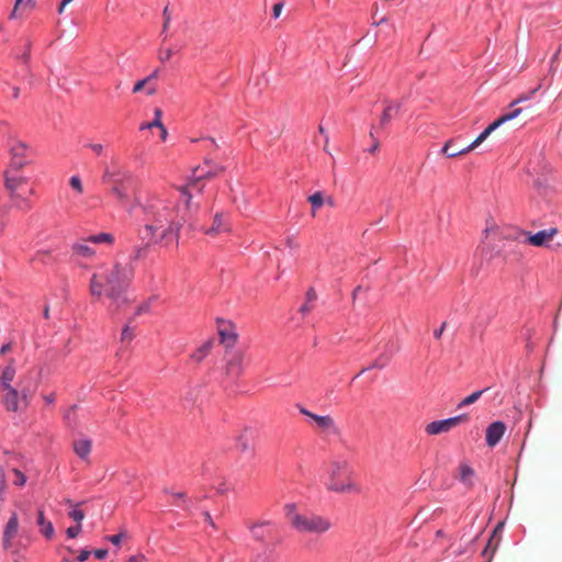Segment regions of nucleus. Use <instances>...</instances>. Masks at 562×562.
<instances>
[{
	"label": "nucleus",
	"mask_w": 562,
	"mask_h": 562,
	"mask_svg": "<svg viewBox=\"0 0 562 562\" xmlns=\"http://www.w3.org/2000/svg\"><path fill=\"white\" fill-rule=\"evenodd\" d=\"M148 245L146 244L145 247H138V248L135 249L134 257H133L134 260H137V259H139V258H142V257H144L146 255V247Z\"/></svg>",
	"instance_id": "nucleus-50"
},
{
	"label": "nucleus",
	"mask_w": 562,
	"mask_h": 562,
	"mask_svg": "<svg viewBox=\"0 0 562 562\" xmlns=\"http://www.w3.org/2000/svg\"><path fill=\"white\" fill-rule=\"evenodd\" d=\"M37 524L41 527V533L47 538L50 539L54 535V527L53 524L45 519L44 513L42 510L37 514Z\"/></svg>",
	"instance_id": "nucleus-27"
},
{
	"label": "nucleus",
	"mask_w": 562,
	"mask_h": 562,
	"mask_svg": "<svg viewBox=\"0 0 562 562\" xmlns=\"http://www.w3.org/2000/svg\"><path fill=\"white\" fill-rule=\"evenodd\" d=\"M19 529V518L16 513H12L11 517L9 518L4 530H3V547L4 549H9L12 547V541L15 538Z\"/></svg>",
	"instance_id": "nucleus-18"
},
{
	"label": "nucleus",
	"mask_w": 562,
	"mask_h": 562,
	"mask_svg": "<svg viewBox=\"0 0 562 562\" xmlns=\"http://www.w3.org/2000/svg\"><path fill=\"white\" fill-rule=\"evenodd\" d=\"M497 226L495 224L491 225V226H487L485 229H484V236L485 238H487L490 235H496L497 234Z\"/></svg>",
	"instance_id": "nucleus-51"
},
{
	"label": "nucleus",
	"mask_w": 562,
	"mask_h": 562,
	"mask_svg": "<svg viewBox=\"0 0 562 562\" xmlns=\"http://www.w3.org/2000/svg\"><path fill=\"white\" fill-rule=\"evenodd\" d=\"M146 85H148V79H143V80L137 81L133 87V93L140 92L145 88Z\"/></svg>",
	"instance_id": "nucleus-48"
},
{
	"label": "nucleus",
	"mask_w": 562,
	"mask_h": 562,
	"mask_svg": "<svg viewBox=\"0 0 562 562\" xmlns=\"http://www.w3.org/2000/svg\"><path fill=\"white\" fill-rule=\"evenodd\" d=\"M35 9L34 2H15L13 10L10 13L12 20H23L27 18Z\"/></svg>",
	"instance_id": "nucleus-22"
},
{
	"label": "nucleus",
	"mask_w": 562,
	"mask_h": 562,
	"mask_svg": "<svg viewBox=\"0 0 562 562\" xmlns=\"http://www.w3.org/2000/svg\"><path fill=\"white\" fill-rule=\"evenodd\" d=\"M445 327H446V323H443L439 329L435 330L434 335L437 339H439L441 337V335L445 330Z\"/></svg>",
	"instance_id": "nucleus-60"
},
{
	"label": "nucleus",
	"mask_w": 562,
	"mask_h": 562,
	"mask_svg": "<svg viewBox=\"0 0 562 562\" xmlns=\"http://www.w3.org/2000/svg\"><path fill=\"white\" fill-rule=\"evenodd\" d=\"M0 392L2 403L8 412L24 411L30 405L31 393L26 387L18 390L12 385L0 390Z\"/></svg>",
	"instance_id": "nucleus-8"
},
{
	"label": "nucleus",
	"mask_w": 562,
	"mask_h": 562,
	"mask_svg": "<svg viewBox=\"0 0 562 562\" xmlns=\"http://www.w3.org/2000/svg\"><path fill=\"white\" fill-rule=\"evenodd\" d=\"M349 462L342 458H335L329 461L326 468L327 482L329 491L336 493H350L356 491V485L348 476Z\"/></svg>",
	"instance_id": "nucleus-5"
},
{
	"label": "nucleus",
	"mask_w": 562,
	"mask_h": 562,
	"mask_svg": "<svg viewBox=\"0 0 562 562\" xmlns=\"http://www.w3.org/2000/svg\"><path fill=\"white\" fill-rule=\"evenodd\" d=\"M282 10H283V3L276 2L272 7V16L274 19H278L281 15Z\"/></svg>",
	"instance_id": "nucleus-45"
},
{
	"label": "nucleus",
	"mask_w": 562,
	"mask_h": 562,
	"mask_svg": "<svg viewBox=\"0 0 562 562\" xmlns=\"http://www.w3.org/2000/svg\"><path fill=\"white\" fill-rule=\"evenodd\" d=\"M124 537H125L124 533H117V535H112V536L108 537V540L110 542H112L113 544L119 546Z\"/></svg>",
	"instance_id": "nucleus-49"
},
{
	"label": "nucleus",
	"mask_w": 562,
	"mask_h": 562,
	"mask_svg": "<svg viewBox=\"0 0 562 562\" xmlns=\"http://www.w3.org/2000/svg\"><path fill=\"white\" fill-rule=\"evenodd\" d=\"M72 189H75L78 193H82L83 188L81 180L78 176H72L69 181Z\"/></svg>",
	"instance_id": "nucleus-40"
},
{
	"label": "nucleus",
	"mask_w": 562,
	"mask_h": 562,
	"mask_svg": "<svg viewBox=\"0 0 562 562\" xmlns=\"http://www.w3.org/2000/svg\"><path fill=\"white\" fill-rule=\"evenodd\" d=\"M171 495L178 501H186V494L183 492L171 493Z\"/></svg>",
	"instance_id": "nucleus-59"
},
{
	"label": "nucleus",
	"mask_w": 562,
	"mask_h": 562,
	"mask_svg": "<svg viewBox=\"0 0 562 562\" xmlns=\"http://www.w3.org/2000/svg\"><path fill=\"white\" fill-rule=\"evenodd\" d=\"M12 349V345L10 342L3 345L1 348H0V355H5L8 353L9 351H11Z\"/></svg>",
	"instance_id": "nucleus-57"
},
{
	"label": "nucleus",
	"mask_w": 562,
	"mask_h": 562,
	"mask_svg": "<svg viewBox=\"0 0 562 562\" xmlns=\"http://www.w3.org/2000/svg\"><path fill=\"white\" fill-rule=\"evenodd\" d=\"M305 299H306L307 303H312V304L316 301L317 294H316V292H315V290L313 288H310L307 290Z\"/></svg>",
	"instance_id": "nucleus-47"
},
{
	"label": "nucleus",
	"mask_w": 562,
	"mask_h": 562,
	"mask_svg": "<svg viewBox=\"0 0 562 562\" xmlns=\"http://www.w3.org/2000/svg\"><path fill=\"white\" fill-rule=\"evenodd\" d=\"M94 557L99 560L104 559L108 555V550L105 549H98L94 552Z\"/></svg>",
	"instance_id": "nucleus-53"
},
{
	"label": "nucleus",
	"mask_w": 562,
	"mask_h": 562,
	"mask_svg": "<svg viewBox=\"0 0 562 562\" xmlns=\"http://www.w3.org/2000/svg\"><path fill=\"white\" fill-rule=\"evenodd\" d=\"M13 473L15 475V480L13 481V484L18 486H23L26 483V476L24 473H22L20 470L14 469Z\"/></svg>",
	"instance_id": "nucleus-39"
},
{
	"label": "nucleus",
	"mask_w": 562,
	"mask_h": 562,
	"mask_svg": "<svg viewBox=\"0 0 562 562\" xmlns=\"http://www.w3.org/2000/svg\"><path fill=\"white\" fill-rule=\"evenodd\" d=\"M5 487H7L5 473H4V470L2 468H0V496L3 494Z\"/></svg>",
	"instance_id": "nucleus-46"
},
{
	"label": "nucleus",
	"mask_w": 562,
	"mask_h": 562,
	"mask_svg": "<svg viewBox=\"0 0 562 562\" xmlns=\"http://www.w3.org/2000/svg\"><path fill=\"white\" fill-rule=\"evenodd\" d=\"M133 278L134 267L131 263H115L91 276L89 292L95 300L105 295L111 301L110 308L117 311L127 303L124 292Z\"/></svg>",
	"instance_id": "nucleus-2"
},
{
	"label": "nucleus",
	"mask_w": 562,
	"mask_h": 562,
	"mask_svg": "<svg viewBox=\"0 0 562 562\" xmlns=\"http://www.w3.org/2000/svg\"><path fill=\"white\" fill-rule=\"evenodd\" d=\"M522 112H524L522 108H517V109H514L513 111H510L509 113L502 115L499 119H497L492 124H490L469 146H467L464 148H461V149L457 148V150H450L453 140L449 139L443 145L441 153L443 155H447L449 158H454L458 156L465 155V154L470 153L471 150H473L474 148H476L480 144H482L491 135V133L494 132L498 126H501L505 122H508V121H512V120L518 117Z\"/></svg>",
	"instance_id": "nucleus-6"
},
{
	"label": "nucleus",
	"mask_w": 562,
	"mask_h": 562,
	"mask_svg": "<svg viewBox=\"0 0 562 562\" xmlns=\"http://www.w3.org/2000/svg\"><path fill=\"white\" fill-rule=\"evenodd\" d=\"M224 168L217 165H214V167L212 169H209L207 171H204L203 168L198 167L193 172L194 179L190 181L188 184L182 186L178 189L181 193V199L183 200L184 203L182 220L183 222H188V227L191 231H194L196 228L195 215L200 209V205L198 203H193L192 198L194 192H202L203 187L200 184V180L204 178H212L217 173L222 172Z\"/></svg>",
	"instance_id": "nucleus-3"
},
{
	"label": "nucleus",
	"mask_w": 562,
	"mask_h": 562,
	"mask_svg": "<svg viewBox=\"0 0 562 562\" xmlns=\"http://www.w3.org/2000/svg\"><path fill=\"white\" fill-rule=\"evenodd\" d=\"M87 238H80L71 245V254L77 258L91 259L95 255V250L90 246Z\"/></svg>",
	"instance_id": "nucleus-19"
},
{
	"label": "nucleus",
	"mask_w": 562,
	"mask_h": 562,
	"mask_svg": "<svg viewBox=\"0 0 562 562\" xmlns=\"http://www.w3.org/2000/svg\"><path fill=\"white\" fill-rule=\"evenodd\" d=\"M89 148H91L97 155H101L103 153V146L101 144H89Z\"/></svg>",
	"instance_id": "nucleus-52"
},
{
	"label": "nucleus",
	"mask_w": 562,
	"mask_h": 562,
	"mask_svg": "<svg viewBox=\"0 0 562 562\" xmlns=\"http://www.w3.org/2000/svg\"><path fill=\"white\" fill-rule=\"evenodd\" d=\"M87 239L91 243V244H109V245H112L113 241H114V237L112 234L110 233H100V234H97V235H90L89 237H87Z\"/></svg>",
	"instance_id": "nucleus-30"
},
{
	"label": "nucleus",
	"mask_w": 562,
	"mask_h": 562,
	"mask_svg": "<svg viewBox=\"0 0 562 562\" xmlns=\"http://www.w3.org/2000/svg\"><path fill=\"white\" fill-rule=\"evenodd\" d=\"M157 77H158V70H155L153 74H150L145 79H148V83H149L153 79H156Z\"/></svg>",
	"instance_id": "nucleus-63"
},
{
	"label": "nucleus",
	"mask_w": 562,
	"mask_h": 562,
	"mask_svg": "<svg viewBox=\"0 0 562 562\" xmlns=\"http://www.w3.org/2000/svg\"><path fill=\"white\" fill-rule=\"evenodd\" d=\"M467 420L468 416L465 414L442 420H435L426 426L425 431L430 436L440 435L450 431L452 428L459 426L461 423H464Z\"/></svg>",
	"instance_id": "nucleus-13"
},
{
	"label": "nucleus",
	"mask_w": 562,
	"mask_h": 562,
	"mask_svg": "<svg viewBox=\"0 0 562 562\" xmlns=\"http://www.w3.org/2000/svg\"><path fill=\"white\" fill-rule=\"evenodd\" d=\"M176 5H166L164 9V30H167L171 19L172 14L176 12Z\"/></svg>",
	"instance_id": "nucleus-36"
},
{
	"label": "nucleus",
	"mask_w": 562,
	"mask_h": 562,
	"mask_svg": "<svg viewBox=\"0 0 562 562\" xmlns=\"http://www.w3.org/2000/svg\"><path fill=\"white\" fill-rule=\"evenodd\" d=\"M50 256V251L48 250H40L37 251L34 257H33V261H40V262H45V258L49 257Z\"/></svg>",
	"instance_id": "nucleus-43"
},
{
	"label": "nucleus",
	"mask_w": 562,
	"mask_h": 562,
	"mask_svg": "<svg viewBox=\"0 0 562 562\" xmlns=\"http://www.w3.org/2000/svg\"><path fill=\"white\" fill-rule=\"evenodd\" d=\"M144 560V555H134L128 559V562H140Z\"/></svg>",
	"instance_id": "nucleus-61"
},
{
	"label": "nucleus",
	"mask_w": 562,
	"mask_h": 562,
	"mask_svg": "<svg viewBox=\"0 0 562 562\" xmlns=\"http://www.w3.org/2000/svg\"><path fill=\"white\" fill-rule=\"evenodd\" d=\"M285 514L292 527L299 532L322 535L333 527L329 518L314 514L301 515L293 504L285 506Z\"/></svg>",
	"instance_id": "nucleus-4"
},
{
	"label": "nucleus",
	"mask_w": 562,
	"mask_h": 562,
	"mask_svg": "<svg viewBox=\"0 0 562 562\" xmlns=\"http://www.w3.org/2000/svg\"><path fill=\"white\" fill-rule=\"evenodd\" d=\"M203 516H204L205 521H206L211 527L216 528V526H215V524H214V521H213V519H212V517H211V515H210V513H209V512H204V513H203Z\"/></svg>",
	"instance_id": "nucleus-56"
},
{
	"label": "nucleus",
	"mask_w": 562,
	"mask_h": 562,
	"mask_svg": "<svg viewBox=\"0 0 562 562\" xmlns=\"http://www.w3.org/2000/svg\"><path fill=\"white\" fill-rule=\"evenodd\" d=\"M27 179L25 177L13 175L11 171L5 172V188L10 192V196L14 200V204L18 209L30 210L31 205L27 199L24 196L23 186H25Z\"/></svg>",
	"instance_id": "nucleus-9"
},
{
	"label": "nucleus",
	"mask_w": 562,
	"mask_h": 562,
	"mask_svg": "<svg viewBox=\"0 0 562 562\" xmlns=\"http://www.w3.org/2000/svg\"><path fill=\"white\" fill-rule=\"evenodd\" d=\"M487 389L485 390H480V391H476V392H473L472 394L468 395L467 397H464L459 404H458V408H462L464 406H468V405H471L473 403H475L480 397L481 395L486 391Z\"/></svg>",
	"instance_id": "nucleus-32"
},
{
	"label": "nucleus",
	"mask_w": 562,
	"mask_h": 562,
	"mask_svg": "<svg viewBox=\"0 0 562 562\" xmlns=\"http://www.w3.org/2000/svg\"><path fill=\"white\" fill-rule=\"evenodd\" d=\"M212 348V341L205 342L203 346H201L193 355V358L198 361H201L211 350Z\"/></svg>",
	"instance_id": "nucleus-35"
},
{
	"label": "nucleus",
	"mask_w": 562,
	"mask_h": 562,
	"mask_svg": "<svg viewBox=\"0 0 562 562\" xmlns=\"http://www.w3.org/2000/svg\"><path fill=\"white\" fill-rule=\"evenodd\" d=\"M217 491H218L220 493H226V492H228V491H229V487L226 485V483H223V484H221V485L217 487Z\"/></svg>",
	"instance_id": "nucleus-62"
},
{
	"label": "nucleus",
	"mask_w": 562,
	"mask_h": 562,
	"mask_svg": "<svg viewBox=\"0 0 562 562\" xmlns=\"http://www.w3.org/2000/svg\"><path fill=\"white\" fill-rule=\"evenodd\" d=\"M541 88V85H538L535 89L530 90L529 92H525V93H521L519 94V97L517 99H515L510 104L509 106L513 108L515 106L516 104H519V103H522V102H526L528 100H531L533 98V95L536 94V92Z\"/></svg>",
	"instance_id": "nucleus-33"
},
{
	"label": "nucleus",
	"mask_w": 562,
	"mask_h": 562,
	"mask_svg": "<svg viewBox=\"0 0 562 562\" xmlns=\"http://www.w3.org/2000/svg\"><path fill=\"white\" fill-rule=\"evenodd\" d=\"M285 244L289 248H297L299 247V245L295 243L293 237H288Z\"/></svg>",
	"instance_id": "nucleus-58"
},
{
	"label": "nucleus",
	"mask_w": 562,
	"mask_h": 562,
	"mask_svg": "<svg viewBox=\"0 0 562 562\" xmlns=\"http://www.w3.org/2000/svg\"><path fill=\"white\" fill-rule=\"evenodd\" d=\"M198 228L203 231L206 235L216 236L222 233H228L231 231V225L223 213H216L214 215L213 223L210 228H203L196 225L195 229Z\"/></svg>",
	"instance_id": "nucleus-15"
},
{
	"label": "nucleus",
	"mask_w": 562,
	"mask_h": 562,
	"mask_svg": "<svg viewBox=\"0 0 562 562\" xmlns=\"http://www.w3.org/2000/svg\"><path fill=\"white\" fill-rule=\"evenodd\" d=\"M558 229L557 228H550V229H542L537 232L536 234L531 233H525L527 235V243L536 246V247H543L547 246L548 243H550L553 237L557 235Z\"/></svg>",
	"instance_id": "nucleus-17"
},
{
	"label": "nucleus",
	"mask_w": 562,
	"mask_h": 562,
	"mask_svg": "<svg viewBox=\"0 0 562 562\" xmlns=\"http://www.w3.org/2000/svg\"><path fill=\"white\" fill-rule=\"evenodd\" d=\"M312 308H313V304H312V303H307V302H305V303L301 306L300 312H301V313H303V314H307V313H310V312L312 311Z\"/></svg>",
	"instance_id": "nucleus-54"
},
{
	"label": "nucleus",
	"mask_w": 562,
	"mask_h": 562,
	"mask_svg": "<svg viewBox=\"0 0 562 562\" xmlns=\"http://www.w3.org/2000/svg\"><path fill=\"white\" fill-rule=\"evenodd\" d=\"M155 119L153 120V123H143L139 126V130H150L154 127H158L160 130V138L161 140H166L168 136L167 128L161 122L162 111L159 108H156L154 111Z\"/></svg>",
	"instance_id": "nucleus-23"
},
{
	"label": "nucleus",
	"mask_w": 562,
	"mask_h": 562,
	"mask_svg": "<svg viewBox=\"0 0 562 562\" xmlns=\"http://www.w3.org/2000/svg\"><path fill=\"white\" fill-rule=\"evenodd\" d=\"M75 453L82 460H88L91 452L92 442L87 438H79L72 443Z\"/></svg>",
	"instance_id": "nucleus-24"
},
{
	"label": "nucleus",
	"mask_w": 562,
	"mask_h": 562,
	"mask_svg": "<svg viewBox=\"0 0 562 562\" xmlns=\"http://www.w3.org/2000/svg\"><path fill=\"white\" fill-rule=\"evenodd\" d=\"M91 552L89 550H82L79 555H78V560L80 562H83L86 560H88V558L90 557Z\"/></svg>",
	"instance_id": "nucleus-55"
},
{
	"label": "nucleus",
	"mask_w": 562,
	"mask_h": 562,
	"mask_svg": "<svg viewBox=\"0 0 562 562\" xmlns=\"http://www.w3.org/2000/svg\"><path fill=\"white\" fill-rule=\"evenodd\" d=\"M157 89L155 86H151L147 89V94L148 95H154L156 93Z\"/></svg>",
	"instance_id": "nucleus-64"
},
{
	"label": "nucleus",
	"mask_w": 562,
	"mask_h": 562,
	"mask_svg": "<svg viewBox=\"0 0 562 562\" xmlns=\"http://www.w3.org/2000/svg\"><path fill=\"white\" fill-rule=\"evenodd\" d=\"M503 526V524H498L496 529L494 530L493 535L491 536L483 554L486 555L488 551H491V555L496 551L498 547L499 539L496 538L497 530Z\"/></svg>",
	"instance_id": "nucleus-31"
},
{
	"label": "nucleus",
	"mask_w": 562,
	"mask_h": 562,
	"mask_svg": "<svg viewBox=\"0 0 562 562\" xmlns=\"http://www.w3.org/2000/svg\"><path fill=\"white\" fill-rule=\"evenodd\" d=\"M474 470L467 463L459 467V480L468 487H472Z\"/></svg>",
	"instance_id": "nucleus-26"
},
{
	"label": "nucleus",
	"mask_w": 562,
	"mask_h": 562,
	"mask_svg": "<svg viewBox=\"0 0 562 562\" xmlns=\"http://www.w3.org/2000/svg\"><path fill=\"white\" fill-rule=\"evenodd\" d=\"M172 55H173V49L171 47H167V48L160 47L159 50H158V59L162 64H165L168 60H170Z\"/></svg>",
	"instance_id": "nucleus-37"
},
{
	"label": "nucleus",
	"mask_w": 562,
	"mask_h": 562,
	"mask_svg": "<svg viewBox=\"0 0 562 562\" xmlns=\"http://www.w3.org/2000/svg\"><path fill=\"white\" fill-rule=\"evenodd\" d=\"M307 201L312 205V216L314 217V216H316L317 210H319L325 203L324 194H323V192L317 191V192L313 193L312 195H310L307 198Z\"/></svg>",
	"instance_id": "nucleus-28"
},
{
	"label": "nucleus",
	"mask_w": 562,
	"mask_h": 562,
	"mask_svg": "<svg viewBox=\"0 0 562 562\" xmlns=\"http://www.w3.org/2000/svg\"><path fill=\"white\" fill-rule=\"evenodd\" d=\"M505 424L503 422H494L486 429V443L488 447H495L505 432Z\"/></svg>",
	"instance_id": "nucleus-20"
},
{
	"label": "nucleus",
	"mask_w": 562,
	"mask_h": 562,
	"mask_svg": "<svg viewBox=\"0 0 562 562\" xmlns=\"http://www.w3.org/2000/svg\"><path fill=\"white\" fill-rule=\"evenodd\" d=\"M225 374L231 379H238L245 370V352L240 349H229L225 353Z\"/></svg>",
	"instance_id": "nucleus-12"
},
{
	"label": "nucleus",
	"mask_w": 562,
	"mask_h": 562,
	"mask_svg": "<svg viewBox=\"0 0 562 562\" xmlns=\"http://www.w3.org/2000/svg\"><path fill=\"white\" fill-rule=\"evenodd\" d=\"M393 352L382 353L372 363V368L382 369L384 368L391 360Z\"/></svg>",
	"instance_id": "nucleus-34"
},
{
	"label": "nucleus",
	"mask_w": 562,
	"mask_h": 562,
	"mask_svg": "<svg viewBox=\"0 0 562 562\" xmlns=\"http://www.w3.org/2000/svg\"><path fill=\"white\" fill-rule=\"evenodd\" d=\"M146 215V224L138 231L139 237L150 244L169 245L177 243L180 227L183 222L182 214L178 216L173 209H170L160 199L148 200L143 206Z\"/></svg>",
	"instance_id": "nucleus-1"
},
{
	"label": "nucleus",
	"mask_w": 562,
	"mask_h": 562,
	"mask_svg": "<svg viewBox=\"0 0 562 562\" xmlns=\"http://www.w3.org/2000/svg\"><path fill=\"white\" fill-rule=\"evenodd\" d=\"M131 179V172L114 160L110 166L104 167L102 181L112 186L111 191L120 202H124L127 199L124 183L128 182Z\"/></svg>",
	"instance_id": "nucleus-7"
},
{
	"label": "nucleus",
	"mask_w": 562,
	"mask_h": 562,
	"mask_svg": "<svg viewBox=\"0 0 562 562\" xmlns=\"http://www.w3.org/2000/svg\"><path fill=\"white\" fill-rule=\"evenodd\" d=\"M149 308H150V303L149 302L142 303L140 305H138L136 307V311L134 313V317L139 316V315H142L144 313H148Z\"/></svg>",
	"instance_id": "nucleus-41"
},
{
	"label": "nucleus",
	"mask_w": 562,
	"mask_h": 562,
	"mask_svg": "<svg viewBox=\"0 0 562 562\" xmlns=\"http://www.w3.org/2000/svg\"><path fill=\"white\" fill-rule=\"evenodd\" d=\"M401 104L394 101L386 100L383 113L379 121V127L384 128L393 116H395L400 111Z\"/></svg>",
	"instance_id": "nucleus-21"
},
{
	"label": "nucleus",
	"mask_w": 562,
	"mask_h": 562,
	"mask_svg": "<svg viewBox=\"0 0 562 562\" xmlns=\"http://www.w3.org/2000/svg\"><path fill=\"white\" fill-rule=\"evenodd\" d=\"M81 532V525L78 524L76 526L69 527L66 531L69 538H76Z\"/></svg>",
	"instance_id": "nucleus-44"
},
{
	"label": "nucleus",
	"mask_w": 562,
	"mask_h": 562,
	"mask_svg": "<svg viewBox=\"0 0 562 562\" xmlns=\"http://www.w3.org/2000/svg\"><path fill=\"white\" fill-rule=\"evenodd\" d=\"M13 360L2 370L0 374V390L12 386V381L15 376V368L13 366Z\"/></svg>",
	"instance_id": "nucleus-25"
},
{
	"label": "nucleus",
	"mask_w": 562,
	"mask_h": 562,
	"mask_svg": "<svg viewBox=\"0 0 562 562\" xmlns=\"http://www.w3.org/2000/svg\"><path fill=\"white\" fill-rule=\"evenodd\" d=\"M236 447H237V449H238L240 452H243V453H246V452H252V451H254V445H252V441H251V439L247 436V434H241V435L237 438Z\"/></svg>",
	"instance_id": "nucleus-29"
},
{
	"label": "nucleus",
	"mask_w": 562,
	"mask_h": 562,
	"mask_svg": "<svg viewBox=\"0 0 562 562\" xmlns=\"http://www.w3.org/2000/svg\"><path fill=\"white\" fill-rule=\"evenodd\" d=\"M218 335L221 338V342L225 346L227 350L233 349L238 339L236 328L231 322H220Z\"/></svg>",
	"instance_id": "nucleus-14"
},
{
	"label": "nucleus",
	"mask_w": 562,
	"mask_h": 562,
	"mask_svg": "<svg viewBox=\"0 0 562 562\" xmlns=\"http://www.w3.org/2000/svg\"><path fill=\"white\" fill-rule=\"evenodd\" d=\"M249 531L256 541H265L271 537L273 531V524L269 520H261L249 525Z\"/></svg>",
	"instance_id": "nucleus-16"
},
{
	"label": "nucleus",
	"mask_w": 562,
	"mask_h": 562,
	"mask_svg": "<svg viewBox=\"0 0 562 562\" xmlns=\"http://www.w3.org/2000/svg\"><path fill=\"white\" fill-rule=\"evenodd\" d=\"M134 338V333L130 328V326H125L122 330L121 339L122 341H131Z\"/></svg>",
	"instance_id": "nucleus-42"
},
{
	"label": "nucleus",
	"mask_w": 562,
	"mask_h": 562,
	"mask_svg": "<svg viewBox=\"0 0 562 562\" xmlns=\"http://www.w3.org/2000/svg\"><path fill=\"white\" fill-rule=\"evenodd\" d=\"M69 517L80 524L85 518V513L79 509L78 506H75V508L69 512Z\"/></svg>",
	"instance_id": "nucleus-38"
},
{
	"label": "nucleus",
	"mask_w": 562,
	"mask_h": 562,
	"mask_svg": "<svg viewBox=\"0 0 562 562\" xmlns=\"http://www.w3.org/2000/svg\"><path fill=\"white\" fill-rule=\"evenodd\" d=\"M299 411L310 419V425L322 435L338 436L340 434L339 427L330 415H317L303 406H299Z\"/></svg>",
	"instance_id": "nucleus-10"
},
{
	"label": "nucleus",
	"mask_w": 562,
	"mask_h": 562,
	"mask_svg": "<svg viewBox=\"0 0 562 562\" xmlns=\"http://www.w3.org/2000/svg\"><path fill=\"white\" fill-rule=\"evenodd\" d=\"M9 151L11 154V168L20 170L29 165L32 150L26 143L20 139H12L9 143Z\"/></svg>",
	"instance_id": "nucleus-11"
}]
</instances>
